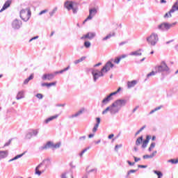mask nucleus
I'll use <instances>...</instances> for the list:
<instances>
[{"label": "nucleus", "instance_id": "obj_1", "mask_svg": "<svg viewBox=\"0 0 178 178\" xmlns=\"http://www.w3.org/2000/svg\"><path fill=\"white\" fill-rule=\"evenodd\" d=\"M127 104V100L123 99H119L115 100L111 105L108 106L104 111H102V115H106L108 112H110L111 115H116L119 113L120 109L123 106H126Z\"/></svg>", "mask_w": 178, "mask_h": 178}, {"label": "nucleus", "instance_id": "obj_2", "mask_svg": "<svg viewBox=\"0 0 178 178\" xmlns=\"http://www.w3.org/2000/svg\"><path fill=\"white\" fill-rule=\"evenodd\" d=\"M146 41L148 45L155 47V45H156L159 41V36L158 35V33L155 32L152 33L147 38H146Z\"/></svg>", "mask_w": 178, "mask_h": 178}, {"label": "nucleus", "instance_id": "obj_3", "mask_svg": "<svg viewBox=\"0 0 178 178\" xmlns=\"http://www.w3.org/2000/svg\"><path fill=\"white\" fill-rule=\"evenodd\" d=\"M64 8L67 9L68 12L72 10V13H74V15H76V13L79 12V7L75 6L74 2L72 1H66L64 3Z\"/></svg>", "mask_w": 178, "mask_h": 178}, {"label": "nucleus", "instance_id": "obj_4", "mask_svg": "<svg viewBox=\"0 0 178 178\" xmlns=\"http://www.w3.org/2000/svg\"><path fill=\"white\" fill-rule=\"evenodd\" d=\"M19 16L24 22H29V20H30V17H31V11L28 8L22 9L19 13Z\"/></svg>", "mask_w": 178, "mask_h": 178}, {"label": "nucleus", "instance_id": "obj_5", "mask_svg": "<svg viewBox=\"0 0 178 178\" xmlns=\"http://www.w3.org/2000/svg\"><path fill=\"white\" fill-rule=\"evenodd\" d=\"M177 24V22H174L172 24H169L168 22H163L158 25L157 29L159 30H161V31H168L172 29L174 26H176Z\"/></svg>", "mask_w": 178, "mask_h": 178}, {"label": "nucleus", "instance_id": "obj_6", "mask_svg": "<svg viewBox=\"0 0 178 178\" xmlns=\"http://www.w3.org/2000/svg\"><path fill=\"white\" fill-rule=\"evenodd\" d=\"M122 90V88H119L115 92H111L108 96H107L106 98H104L102 102V106H104V105H106L113 99V95H116V94L120 92Z\"/></svg>", "mask_w": 178, "mask_h": 178}, {"label": "nucleus", "instance_id": "obj_7", "mask_svg": "<svg viewBox=\"0 0 178 178\" xmlns=\"http://www.w3.org/2000/svg\"><path fill=\"white\" fill-rule=\"evenodd\" d=\"M154 70H156V73H162V72H168L169 67L166 65L165 61H163L160 65H157L154 67Z\"/></svg>", "mask_w": 178, "mask_h": 178}, {"label": "nucleus", "instance_id": "obj_8", "mask_svg": "<svg viewBox=\"0 0 178 178\" xmlns=\"http://www.w3.org/2000/svg\"><path fill=\"white\" fill-rule=\"evenodd\" d=\"M70 69V66L67 67L66 68L61 70L60 71H56L54 74H45V80H53V79L55 77V75L56 74H62V73H64V72H67V70Z\"/></svg>", "mask_w": 178, "mask_h": 178}, {"label": "nucleus", "instance_id": "obj_9", "mask_svg": "<svg viewBox=\"0 0 178 178\" xmlns=\"http://www.w3.org/2000/svg\"><path fill=\"white\" fill-rule=\"evenodd\" d=\"M104 72H102V70L100 71L97 69H92V74L93 76V81L95 83L99 77H104Z\"/></svg>", "mask_w": 178, "mask_h": 178}, {"label": "nucleus", "instance_id": "obj_10", "mask_svg": "<svg viewBox=\"0 0 178 178\" xmlns=\"http://www.w3.org/2000/svg\"><path fill=\"white\" fill-rule=\"evenodd\" d=\"M44 163H41L40 164H39L35 169V175L40 177V176H41V175L44 173Z\"/></svg>", "mask_w": 178, "mask_h": 178}, {"label": "nucleus", "instance_id": "obj_11", "mask_svg": "<svg viewBox=\"0 0 178 178\" xmlns=\"http://www.w3.org/2000/svg\"><path fill=\"white\" fill-rule=\"evenodd\" d=\"M60 145L62 143L60 142L57 143L56 144H54L52 142L49 141L45 145V148H51V149H58V148H60Z\"/></svg>", "mask_w": 178, "mask_h": 178}, {"label": "nucleus", "instance_id": "obj_12", "mask_svg": "<svg viewBox=\"0 0 178 178\" xmlns=\"http://www.w3.org/2000/svg\"><path fill=\"white\" fill-rule=\"evenodd\" d=\"M95 15H97V10H96V8L90 9L89 10V15L83 21V24H86V22H88V20H92V17H94Z\"/></svg>", "mask_w": 178, "mask_h": 178}, {"label": "nucleus", "instance_id": "obj_13", "mask_svg": "<svg viewBox=\"0 0 178 178\" xmlns=\"http://www.w3.org/2000/svg\"><path fill=\"white\" fill-rule=\"evenodd\" d=\"M22 24H23V23L22 22V21H20L17 19H15L12 22V27L15 30H19V29H20V27H22Z\"/></svg>", "mask_w": 178, "mask_h": 178}, {"label": "nucleus", "instance_id": "obj_14", "mask_svg": "<svg viewBox=\"0 0 178 178\" xmlns=\"http://www.w3.org/2000/svg\"><path fill=\"white\" fill-rule=\"evenodd\" d=\"M113 63L112 62L108 61L106 63V65L103 67L102 69V72H104V73H107V72H109L112 67H113Z\"/></svg>", "mask_w": 178, "mask_h": 178}, {"label": "nucleus", "instance_id": "obj_15", "mask_svg": "<svg viewBox=\"0 0 178 178\" xmlns=\"http://www.w3.org/2000/svg\"><path fill=\"white\" fill-rule=\"evenodd\" d=\"M95 35L97 34L94 32H89L86 33V35H83L82 37H81V40H92V38H95Z\"/></svg>", "mask_w": 178, "mask_h": 178}, {"label": "nucleus", "instance_id": "obj_16", "mask_svg": "<svg viewBox=\"0 0 178 178\" xmlns=\"http://www.w3.org/2000/svg\"><path fill=\"white\" fill-rule=\"evenodd\" d=\"M96 122L97 123L95 124L92 129V133H97V131L98 130V127H99V123H101V118H97Z\"/></svg>", "mask_w": 178, "mask_h": 178}, {"label": "nucleus", "instance_id": "obj_17", "mask_svg": "<svg viewBox=\"0 0 178 178\" xmlns=\"http://www.w3.org/2000/svg\"><path fill=\"white\" fill-rule=\"evenodd\" d=\"M151 140V136L147 135L146 136V139L145 140H143V145H142V148H147V145H148V143H149V140Z\"/></svg>", "mask_w": 178, "mask_h": 178}, {"label": "nucleus", "instance_id": "obj_18", "mask_svg": "<svg viewBox=\"0 0 178 178\" xmlns=\"http://www.w3.org/2000/svg\"><path fill=\"white\" fill-rule=\"evenodd\" d=\"M143 49H139L137 51L131 52L129 55L130 56H141V55H143V53H141Z\"/></svg>", "mask_w": 178, "mask_h": 178}, {"label": "nucleus", "instance_id": "obj_19", "mask_svg": "<svg viewBox=\"0 0 178 178\" xmlns=\"http://www.w3.org/2000/svg\"><path fill=\"white\" fill-rule=\"evenodd\" d=\"M10 3H12V1L10 0H8L6 1L4 5L3 6V8L0 10V12L2 13L3 10H6V9H8L10 6Z\"/></svg>", "mask_w": 178, "mask_h": 178}, {"label": "nucleus", "instance_id": "obj_20", "mask_svg": "<svg viewBox=\"0 0 178 178\" xmlns=\"http://www.w3.org/2000/svg\"><path fill=\"white\" fill-rule=\"evenodd\" d=\"M143 140V136L137 138V139L135 142V145H136V147H140V145L141 144L143 145V143H144V140Z\"/></svg>", "mask_w": 178, "mask_h": 178}, {"label": "nucleus", "instance_id": "obj_21", "mask_svg": "<svg viewBox=\"0 0 178 178\" xmlns=\"http://www.w3.org/2000/svg\"><path fill=\"white\" fill-rule=\"evenodd\" d=\"M60 178H74L72 172H63L60 175Z\"/></svg>", "mask_w": 178, "mask_h": 178}, {"label": "nucleus", "instance_id": "obj_22", "mask_svg": "<svg viewBox=\"0 0 178 178\" xmlns=\"http://www.w3.org/2000/svg\"><path fill=\"white\" fill-rule=\"evenodd\" d=\"M58 118H59L58 114H56L54 115H52V116L46 119L45 123H49V122H52V120H55V119H58Z\"/></svg>", "mask_w": 178, "mask_h": 178}, {"label": "nucleus", "instance_id": "obj_23", "mask_svg": "<svg viewBox=\"0 0 178 178\" xmlns=\"http://www.w3.org/2000/svg\"><path fill=\"white\" fill-rule=\"evenodd\" d=\"M23 98H24V90H20L17 95L16 99H23Z\"/></svg>", "mask_w": 178, "mask_h": 178}, {"label": "nucleus", "instance_id": "obj_24", "mask_svg": "<svg viewBox=\"0 0 178 178\" xmlns=\"http://www.w3.org/2000/svg\"><path fill=\"white\" fill-rule=\"evenodd\" d=\"M115 34L116 33H115V31L111 32L102 39V41H106V40H109V38H112V37H115Z\"/></svg>", "mask_w": 178, "mask_h": 178}, {"label": "nucleus", "instance_id": "obj_25", "mask_svg": "<svg viewBox=\"0 0 178 178\" xmlns=\"http://www.w3.org/2000/svg\"><path fill=\"white\" fill-rule=\"evenodd\" d=\"M156 152H157L156 150H155L150 155H148V154L144 155L143 159H149L154 158V156H155L156 155Z\"/></svg>", "mask_w": 178, "mask_h": 178}, {"label": "nucleus", "instance_id": "obj_26", "mask_svg": "<svg viewBox=\"0 0 178 178\" xmlns=\"http://www.w3.org/2000/svg\"><path fill=\"white\" fill-rule=\"evenodd\" d=\"M136 84H137V81H136V80H134L131 81H128L127 87H128V88H133V87H135Z\"/></svg>", "mask_w": 178, "mask_h": 178}, {"label": "nucleus", "instance_id": "obj_27", "mask_svg": "<svg viewBox=\"0 0 178 178\" xmlns=\"http://www.w3.org/2000/svg\"><path fill=\"white\" fill-rule=\"evenodd\" d=\"M86 173H97V168H92L91 166L86 168Z\"/></svg>", "mask_w": 178, "mask_h": 178}, {"label": "nucleus", "instance_id": "obj_28", "mask_svg": "<svg viewBox=\"0 0 178 178\" xmlns=\"http://www.w3.org/2000/svg\"><path fill=\"white\" fill-rule=\"evenodd\" d=\"M81 113H83V110H81V111L76 112L75 114L72 115L71 116H70V118L73 119L74 118H78V116H80V115H81Z\"/></svg>", "mask_w": 178, "mask_h": 178}, {"label": "nucleus", "instance_id": "obj_29", "mask_svg": "<svg viewBox=\"0 0 178 178\" xmlns=\"http://www.w3.org/2000/svg\"><path fill=\"white\" fill-rule=\"evenodd\" d=\"M34 79V75L33 74H31L29 78L26 79L24 81V84L26 86V84H29V81H30V80H33Z\"/></svg>", "mask_w": 178, "mask_h": 178}, {"label": "nucleus", "instance_id": "obj_30", "mask_svg": "<svg viewBox=\"0 0 178 178\" xmlns=\"http://www.w3.org/2000/svg\"><path fill=\"white\" fill-rule=\"evenodd\" d=\"M24 155V153L22 154H18L17 156H15L14 158L10 159L8 161V162H13V161H16L17 159H19V158H22V156H23Z\"/></svg>", "mask_w": 178, "mask_h": 178}, {"label": "nucleus", "instance_id": "obj_31", "mask_svg": "<svg viewBox=\"0 0 178 178\" xmlns=\"http://www.w3.org/2000/svg\"><path fill=\"white\" fill-rule=\"evenodd\" d=\"M8 156V151H0V158L1 159L6 158Z\"/></svg>", "mask_w": 178, "mask_h": 178}, {"label": "nucleus", "instance_id": "obj_32", "mask_svg": "<svg viewBox=\"0 0 178 178\" xmlns=\"http://www.w3.org/2000/svg\"><path fill=\"white\" fill-rule=\"evenodd\" d=\"M56 86V81L51 83H45V86L47 88H51V87H55Z\"/></svg>", "mask_w": 178, "mask_h": 178}, {"label": "nucleus", "instance_id": "obj_33", "mask_svg": "<svg viewBox=\"0 0 178 178\" xmlns=\"http://www.w3.org/2000/svg\"><path fill=\"white\" fill-rule=\"evenodd\" d=\"M29 133L31 134L32 137H35L38 135V129H32L29 131Z\"/></svg>", "mask_w": 178, "mask_h": 178}, {"label": "nucleus", "instance_id": "obj_34", "mask_svg": "<svg viewBox=\"0 0 178 178\" xmlns=\"http://www.w3.org/2000/svg\"><path fill=\"white\" fill-rule=\"evenodd\" d=\"M153 172L154 175H156L158 176V178L163 177V174L161 171L154 170Z\"/></svg>", "mask_w": 178, "mask_h": 178}, {"label": "nucleus", "instance_id": "obj_35", "mask_svg": "<svg viewBox=\"0 0 178 178\" xmlns=\"http://www.w3.org/2000/svg\"><path fill=\"white\" fill-rule=\"evenodd\" d=\"M86 58L87 57H86V56H82L81 58L74 61V65H77V64L80 63L81 62H83V60H86Z\"/></svg>", "mask_w": 178, "mask_h": 178}, {"label": "nucleus", "instance_id": "obj_36", "mask_svg": "<svg viewBox=\"0 0 178 178\" xmlns=\"http://www.w3.org/2000/svg\"><path fill=\"white\" fill-rule=\"evenodd\" d=\"M160 109H162V106H159L158 107H156L154 109L152 110L149 112V115H152V113H155L157 111H159Z\"/></svg>", "mask_w": 178, "mask_h": 178}, {"label": "nucleus", "instance_id": "obj_37", "mask_svg": "<svg viewBox=\"0 0 178 178\" xmlns=\"http://www.w3.org/2000/svg\"><path fill=\"white\" fill-rule=\"evenodd\" d=\"M83 46L85 47V48L88 49V48L91 47V42L90 41H86L83 43Z\"/></svg>", "mask_w": 178, "mask_h": 178}, {"label": "nucleus", "instance_id": "obj_38", "mask_svg": "<svg viewBox=\"0 0 178 178\" xmlns=\"http://www.w3.org/2000/svg\"><path fill=\"white\" fill-rule=\"evenodd\" d=\"M177 10H178V6H172V8L170 10V13H175Z\"/></svg>", "mask_w": 178, "mask_h": 178}, {"label": "nucleus", "instance_id": "obj_39", "mask_svg": "<svg viewBox=\"0 0 178 178\" xmlns=\"http://www.w3.org/2000/svg\"><path fill=\"white\" fill-rule=\"evenodd\" d=\"M155 145H156V144L155 143H152L150 144V146L148 149L149 152H151V151H152V149H154L155 148Z\"/></svg>", "mask_w": 178, "mask_h": 178}, {"label": "nucleus", "instance_id": "obj_40", "mask_svg": "<svg viewBox=\"0 0 178 178\" xmlns=\"http://www.w3.org/2000/svg\"><path fill=\"white\" fill-rule=\"evenodd\" d=\"M31 138H33V136L31 135V132L29 131L26 136H25V139L26 140H31Z\"/></svg>", "mask_w": 178, "mask_h": 178}, {"label": "nucleus", "instance_id": "obj_41", "mask_svg": "<svg viewBox=\"0 0 178 178\" xmlns=\"http://www.w3.org/2000/svg\"><path fill=\"white\" fill-rule=\"evenodd\" d=\"M58 10V7H55L52 11L49 12V15L51 17H52L54 14L56 13V11Z\"/></svg>", "mask_w": 178, "mask_h": 178}, {"label": "nucleus", "instance_id": "obj_42", "mask_svg": "<svg viewBox=\"0 0 178 178\" xmlns=\"http://www.w3.org/2000/svg\"><path fill=\"white\" fill-rule=\"evenodd\" d=\"M156 73H158V72H156V70H155V71H152V72L147 74V79H149V77H151V76H155V74H156Z\"/></svg>", "mask_w": 178, "mask_h": 178}, {"label": "nucleus", "instance_id": "obj_43", "mask_svg": "<svg viewBox=\"0 0 178 178\" xmlns=\"http://www.w3.org/2000/svg\"><path fill=\"white\" fill-rule=\"evenodd\" d=\"M46 168H48V166H51V159H47L46 161Z\"/></svg>", "mask_w": 178, "mask_h": 178}, {"label": "nucleus", "instance_id": "obj_44", "mask_svg": "<svg viewBox=\"0 0 178 178\" xmlns=\"http://www.w3.org/2000/svg\"><path fill=\"white\" fill-rule=\"evenodd\" d=\"M137 172V170H130L127 172V177H129V175H131V173H136Z\"/></svg>", "mask_w": 178, "mask_h": 178}, {"label": "nucleus", "instance_id": "obj_45", "mask_svg": "<svg viewBox=\"0 0 178 178\" xmlns=\"http://www.w3.org/2000/svg\"><path fill=\"white\" fill-rule=\"evenodd\" d=\"M36 98H38V99H42L44 98V95H42V94L41 93H38L35 95Z\"/></svg>", "mask_w": 178, "mask_h": 178}, {"label": "nucleus", "instance_id": "obj_46", "mask_svg": "<svg viewBox=\"0 0 178 178\" xmlns=\"http://www.w3.org/2000/svg\"><path fill=\"white\" fill-rule=\"evenodd\" d=\"M122 147H123V145L122 144L116 145L115 147V151L118 152V150L119 149V148H122Z\"/></svg>", "mask_w": 178, "mask_h": 178}, {"label": "nucleus", "instance_id": "obj_47", "mask_svg": "<svg viewBox=\"0 0 178 178\" xmlns=\"http://www.w3.org/2000/svg\"><path fill=\"white\" fill-rule=\"evenodd\" d=\"M120 60H122V58L117 57L114 60V62L115 63H117V65H119V63H120Z\"/></svg>", "mask_w": 178, "mask_h": 178}, {"label": "nucleus", "instance_id": "obj_48", "mask_svg": "<svg viewBox=\"0 0 178 178\" xmlns=\"http://www.w3.org/2000/svg\"><path fill=\"white\" fill-rule=\"evenodd\" d=\"M172 13H170V11H169L168 13L165 14L164 17L165 18H166V17H172Z\"/></svg>", "mask_w": 178, "mask_h": 178}, {"label": "nucleus", "instance_id": "obj_49", "mask_svg": "<svg viewBox=\"0 0 178 178\" xmlns=\"http://www.w3.org/2000/svg\"><path fill=\"white\" fill-rule=\"evenodd\" d=\"M145 129V126L142 127L136 133V136H138V134H139V133H141V131H142L143 130H144Z\"/></svg>", "mask_w": 178, "mask_h": 178}, {"label": "nucleus", "instance_id": "obj_50", "mask_svg": "<svg viewBox=\"0 0 178 178\" xmlns=\"http://www.w3.org/2000/svg\"><path fill=\"white\" fill-rule=\"evenodd\" d=\"M168 162H170L171 163H175V164H176V163H178V159H170V160H169L168 161Z\"/></svg>", "mask_w": 178, "mask_h": 178}, {"label": "nucleus", "instance_id": "obj_51", "mask_svg": "<svg viewBox=\"0 0 178 178\" xmlns=\"http://www.w3.org/2000/svg\"><path fill=\"white\" fill-rule=\"evenodd\" d=\"M89 148H86L84 149L81 153H80V156H83V154L85 153V152H87V151H88Z\"/></svg>", "mask_w": 178, "mask_h": 178}, {"label": "nucleus", "instance_id": "obj_52", "mask_svg": "<svg viewBox=\"0 0 178 178\" xmlns=\"http://www.w3.org/2000/svg\"><path fill=\"white\" fill-rule=\"evenodd\" d=\"M38 38H39L38 35L35 36V37H33V38H31L29 40V42H31L32 41H34V40H38Z\"/></svg>", "mask_w": 178, "mask_h": 178}, {"label": "nucleus", "instance_id": "obj_53", "mask_svg": "<svg viewBox=\"0 0 178 178\" xmlns=\"http://www.w3.org/2000/svg\"><path fill=\"white\" fill-rule=\"evenodd\" d=\"M10 143H12V139H10L7 143H6L4 147H8L10 145Z\"/></svg>", "mask_w": 178, "mask_h": 178}, {"label": "nucleus", "instance_id": "obj_54", "mask_svg": "<svg viewBox=\"0 0 178 178\" xmlns=\"http://www.w3.org/2000/svg\"><path fill=\"white\" fill-rule=\"evenodd\" d=\"M86 138V136H81L79 137V140L80 141H84Z\"/></svg>", "mask_w": 178, "mask_h": 178}, {"label": "nucleus", "instance_id": "obj_55", "mask_svg": "<svg viewBox=\"0 0 178 178\" xmlns=\"http://www.w3.org/2000/svg\"><path fill=\"white\" fill-rule=\"evenodd\" d=\"M134 159L135 162H138L139 161H141L140 158H137L136 156H134Z\"/></svg>", "mask_w": 178, "mask_h": 178}, {"label": "nucleus", "instance_id": "obj_56", "mask_svg": "<svg viewBox=\"0 0 178 178\" xmlns=\"http://www.w3.org/2000/svg\"><path fill=\"white\" fill-rule=\"evenodd\" d=\"M113 137H115V135L113 134H110L108 136V140H111L112 138H113Z\"/></svg>", "mask_w": 178, "mask_h": 178}, {"label": "nucleus", "instance_id": "obj_57", "mask_svg": "<svg viewBox=\"0 0 178 178\" xmlns=\"http://www.w3.org/2000/svg\"><path fill=\"white\" fill-rule=\"evenodd\" d=\"M134 151H135V152H137V151H138V146L136 145L134 147Z\"/></svg>", "mask_w": 178, "mask_h": 178}, {"label": "nucleus", "instance_id": "obj_58", "mask_svg": "<svg viewBox=\"0 0 178 178\" xmlns=\"http://www.w3.org/2000/svg\"><path fill=\"white\" fill-rule=\"evenodd\" d=\"M128 165H129L130 166H134V163H131L130 161H127Z\"/></svg>", "mask_w": 178, "mask_h": 178}, {"label": "nucleus", "instance_id": "obj_59", "mask_svg": "<svg viewBox=\"0 0 178 178\" xmlns=\"http://www.w3.org/2000/svg\"><path fill=\"white\" fill-rule=\"evenodd\" d=\"M65 105H66V104H56V106H58V107H60V106H65Z\"/></svg>", "mask_w": 178, "mask_h": 178}, {"label": "nucleus", "instance_id": "obj_60", "mask_svg": "<svg viewBox=\"0 0 178 178\" xmlns=\"http://www.w3.org/2000/svg\"><path fill=\"white\" fill-rule=\"evenodd\" d=\"M125 44H127V42H122L119 44L120 47H122V45H124Z\"/></svg>", "mask_w": 178, "mask_h": 178}, {"label": "nucleus", "instance_id": "obj_61", "mask_svg": "<svg viewBox=\"0 0 178 178\" xmlns=\"http://www.w3.org/2000/svg\"><path fill=\"white\" fill-rule=\"evenodd\" d=\"M120 58H121V59H124V58H127V55L123 54V55L121 56Z\"/></svg>", "mask_w": 178, "mask_h": 178}, {"label": "nucleus", "instance_id": "obj_62", "mask_svg": "<svg viewBox=\"0 0 178 178\" xmlns=\"http://www.w3.org/2000/svg\"><path fill=\"white\" fill-rule=\"evenodd\" d=\"M95 135L94 134H90L88 135L89 138H92Z\"/></svg>", "mask_w": 178, "mask_h": 178}, {"label": "nucleus", "instance_id": "obj_63", "mask_svg": "<svg viewBox=\"0 0 178 178\" xmlns=\"http://www.w3.org/2000/svg\"><path fill=\"white\" fill-rule=\"evenodd\" d=\"M44 13H45V10H43L40 13H39V16H41V15H44Z\"/></svg>", "mask_w": 178, "mask_h": 178}, {"label": "nucleus", "instance_id": "obj_64", "mask_svg": "<svg viewBox=\"0 0 178 178\" xmlns=\"http://www.w3.org/2000/svg\"><path fill=\"white\" fill-rule=\"evenodd\" d=\"M138 168H147V165H138Z\"/></svg>", "mask_w": 178, "mask_h": 178}]
</instances>
